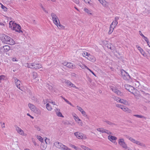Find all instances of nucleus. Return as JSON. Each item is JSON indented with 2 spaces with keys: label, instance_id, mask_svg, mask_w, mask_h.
<instances>
[{
  "label": "nucleus",
  "instance_id": "20",
  "mask_svg": "<svg viewBox=\"0 0 150 150\" xmlns=\"http://www.w3.org/2000/svg\"><path fill=\"white\" fill-rule=\"evenodd\" d=\"M98 1L103 6L106 7L107 6V2L105 0H98Z\"/></svg>",
  "mask_w": 150,
  "mask_h": 150
},
{
  "label": "nucleus",
  "instance_id": "7",
  "mask_svg": "<svg viewBox=\"0 0 150 150\" xmlns=\"http://www.w3.org/2000/svg\"><path fill=\"white\" fill-rule=\"evenodd\" d=\"M15 81V83L17 87L22 91H23V87L21 86V81L18 80L17 78L15 77L14 78Z\"/></svg>",
  "mask_w": 150,
  "mask_h": 150
},
{
  "label": "nucleus",
  "instance_id": "18",
  "mask_svg": "<svg viewBox=\"0 0 150 150\" xmlns=\"http://www.w3.org/2000/svg\"><path fill=\"white\" fill-rule=\"evenodd\" d=\"M47 147V144L44 142H42L40 145V148L42 150H45Z\"/></svg>",
  "mask_w": 150,
  "mask_h": 150
},
{
  "label": "nucleus",
  "instance_id": "28",
  "mask_svg": "<svg viewBox=\"0 0 150 150\" xmlns=\"http://www.w3.org/2000/svg\"><path fill=\"white\" fill-rule=\"evenodd\" d=\"M84 10L88 14H90L91 15L92 14V13H91V11L86 8H84Z\"/></svg>",
  "mask_w": 150,
  "mask_h": 150
},
{
  "label": "nucleus",
  "instance_id": "29",
  "mask_svg": "<svg viewBox=\"0 0 150 150\" xmlns=\"http://www.w3.org/2000/svg\"><path fill=\"white\" fill-rule=\"evenodd\" d=\"M31 64H28L27 63H25L24 64V65L25 67H26L28 68H31Z\"/></svg>",
  "mask_w": 150,
  "mask_h": 150
},
{
  "label": "nucleus",
  "instance_id": "11",
  "mask_svg": "<svg viewBox=\"0 0 150 150\" xmlns=\"http://www.w3.org/2000/svg\"><path fill=\"white\" fill-rule=\"evenodd\" d=\"M41 67L42 66L40 64H36L35 63H33L31 64V69H33L35 70H37Z\"/></svg>",
  "mask_w": 150,
  "mask_h": 150
},
{
  "label": "nucleus",
  "instance_id": "35",
  "mask_svg": "<svg viewBox=\"0 0 150 150\" xmlns=\"http://www.w3.org/2000/svg\"><path fill=\"white\" fill-rule=\"evenodd\" d=\"M38 139L41 142H43V139L42 137L40 136H37Z\"/></svg>",
  "mask_w": 150,
  "mask_h": 150
},
{
  "label": "nucleus",
  "instance_id": "1",
  "mask_svg": "<svg viewBox=\"0 0 150 150\" xmlns=\"http://www.w3.org/2000/svg\"><path fill=\"white\" fill-rule=\"evenodd\" d=\"M0 36L1 40L3 42L11 45H13L15 44V41L9 36L4 34H1Z\"/></svg>",
  "mask_w": 150,
  "mask_h": 150
},
{
  "label": "nucleus",
  "instance_id": "6",
  "mask_svg": "<svg viewBox=\"0 0 150 150\" xmlns=\"http://www.w3.org/2000/svg\"><path fill=\"white\" fill-rule=\"evenodd\" d=\"M116 106L121 109L123 111L125 112H127L129 113H131L132 111L126 106L122 105H121L120 104H117L116 105Z\"/></svg>",
  "mask_w": 150,
  "mask_h": 150
},
{
  "label": "nucleus",
  "instance_id": "5",
  "mask_svg": "<svg viewBox=\"0 0 150 150\" xmlns=\"http://www.w3.org/2000/svg\"><path fill=\"white\" fill-rule=\"evenodd\" d=\"M30 109L37 114H39L40 112L39 109L32 104H28V105Z\"/></svg>",
  "mask_w": 150,
  "mask_h": 150
},
{
  "label": "nucleus",
  "instance_id": "58",
  "mask_svg": "<svg viewBox=\"0 0 150 150\" xmlns=\"http://www.w3.org/2000/svg\"><path fill=\"white\" fill-rule=\"evenodd\" d=\"M105 129L101 128V131H100V132H101L103 133H104L105 132Z\"/></svg>",
  "mask_w": 150,
  "mask_h": 150
},
{
  "label": "nucleus",
  "instance_id": "9",
  "mask_svg": "<svg viewBox=\"0 0 150 150\" xmlns=\"http://www.w3.org/2000/svg\"><path fill=\"white\" fill-rule=\"evenodd\" d=\"M74 134L79 139H85L86 138V136L81 133L76 132L74 133Z\"/></svg>",
  "mask_w": 150,
  "mask_h": 150
},
{
  "label": "nucleus",
  "instance_id": "53",
  "mask_svg": "<svg viewBox=\"0 0 150 150\" xmlns=\"http://www.w3.org/2000/svg\"><path fill=\"white\" fill-rule=\"evenodd\" d=\"M142 92H143V93L144 94V96H150L149 94L148 93H145L143 91H142Z\"/></svg>",
  "mask_w": 150,
  "mask_h": 150
},
{
  "label": "nucleus",
  "instance_id": "41",
  "mask_svg": "<svg viewBox=\"0 0 150 150\" xmlns=\"http://www.w3.org/2000/svg\"><path fill=\"white\" fill-rule=\"evenodd\" d=\"M54 23V24L57 26V27H58V25L59 24L58 23V20H55L54 21H53Z\"/></svg>",
  "mask_w": 150,
  "mask_h": 150
},
{
  "label": "nucleus",
  "instance_id": "21",
  "mask_svg": "<svg viewBox=\"0 0 150 150\" xmlns=\"http://www.w3.org/2000/svg\"><path fill=\"white\" fill-rule=\"evenodd\" d=\"M74 65H73V64L71 62H67V67L68 68L73 69L74 68Z\"/></svg>",
  "mask_w": 150,
  "mask_h": 150
},
{
  "label": "nucleus",
  "instance_id": "48",
  "mask_svg": "<svg viewBox=\"0 0 150 150\" xmlns=\"http://www.w3.org/2000/svg\"><path fill=\"white\" fill-rule=\"evenodd\" d=\"M40 6L45 12L47 13H48V11L43 7L42 4H41Z\"/></svg>",
  "mask_w": 150,
  "mask_h": 150
},
{
  "label": "nucleus",
  "instance_id": "63",
  "mask_svg": "<svg viewBox=\"0 0 150 150\" xmlns=\"http://www.w3.org/2000/svg\"><path fill=\"white\" fill-rule=\"evenodd\" d=\"M27 115L28 116H30L31 118H32L33 119H34V117L33 116H31V115H30V114L29 113H27Z\"/></svg>",
  "mask_w": 150,
  "mask_h": 150
},
{
  "label": "nucleus",
  "instance_id": "45",
  "mask_svg": "<svg viewBox=\"0 0 150 150\" xmlns=\"http://www.w3.org/2000/svg\"><path fill=\"white\" fill-rule=\"evenodd\" d=\"M4 78V76L3 75H1L0 76V82H1L2 80H3Z\"/></svg>",
  "mask_w": 150,
  "mask_h": 150
},
{
  "label": "nucleus",
  "instance_id": "3",
  "mask_svg": "<svg viewBox=\"0 0 150 150\" xmlns=\"http://www.w3.org/2000/svg\"><path fill=\"white\" fill-rule=\"evenodd\" d=\"M12 21H11L9 23V26H11V23L13 24V28L12 29L13 30H15L16 31L19 33L22 32V31L21 30V27L20 25L15 23H14Z\"/></svg>",
  "mask_w": 150,
  "mask_h": 150
},
{
  "label": "nucleus",
  "instance_id": "64",
  "mask_svg": "<svg viewBox=\"0 0 150 150\" xmlns=\"http://www.w3.org/2000/svg\"><path fill=\"white\" fill-rule=\"evenodd\" d=\"M63 64L64 66L67 67V63L66 62H64L63 63Z\"/></svg>",
  "mask_w": 150,
  "mask_h": 150
},
{
  "label": "nucleus",
  "instance_id": "55",
  "mask_svg": "<svg viewBox=\"0 0 150 150\" xmlns=\"http://www.w3.org/2000/svg\"><path fill=\"white\" fill-rule=\"evenodd\" d=\"M48 141H49V139H47V138H46V139H45V142H45V143H46V144H47Z\"/></svg>",
  "mask_w": 150,
  "mask_h": 150
},
{
  "label": "nucleus",
  "instance_id": "61",
  "mask_svg": "<svg viewBox=\"0 0 150 150\" xmlns=\"http://www.w3.org/2000/svg\"><path fill=\"white\" fill-rule=\"evenodd\" d=\"M83 0L86 3H87L88 4L89 3L90 1V0Z\"/></svg>",
  "mask_w": 150,
  "mask_h": 150
},
{
  "label": "nucleus",
  "instance_id": "17",
  "mask_svg": "<svg viewBox=\"0 0 150 150\" xmlns=\"http://www.w3.org/2000/svg\"><path fill=\"white\" fill-rule=\"evenodd\" d=\"M15 127L16 128V129L18 132L21 135H23L24 134V132L23 130L17 125H15Z\"/></svg>",
  "mask_w": 150,
  "mask_h": 150
},
{
  "label": "nucleus",
  "instance_id": "40",
  "mask_svg": "<svg viewBox=\"0 0 150 150\" xmlns=\"http://www.w3.org/2000/svg\"><path fill=\"white\" fill-rule=\"evenodd\" d=\"M65 83L67 84V86H70L71 85V82L69 80H66L65 81Z\"/></svg>",
  "mask_w": 150,
  "mask_h": 150
},
{
  "label": "nucleus",
  "instance_id": "26",
  "mask_svg": "<svg viewBox=\"0 0 150 150\" xmlns=\"http://www.w3.org/2000/svg\"><path fill=\"white\" fill-rule=\"evenodd\" d=\"M70 146L72 148L75 149L76 150H82V149L80 148L76 147L74 145L71 144H70Z\"/></svg>",
  "mask_w": 150,
  "mask_h": 150
},
{
  "label": "nucleus",
  "instance_id": "2",
  "mask_svg": "<svg viewBox=\"0 0 150 150\" xmlns=\"http://www.w3.org/2000/svg\"><path fill=\"white\" fill-rule=\"evenodd\" d=\"M54 144L56 147L62 150H72L62 143L57 142H55Z\"/></svg>",
  "mask_w": 150,
  "mask_h": 150
},
{
  "label": "nucleus",
  "instance_id": "43",
  "mask_svg": "<svg viewBox=\"0 0 150 150\" xmlns=\"http://www.w3.org/2000/svg\"><path fill=\"white\" fill-rule=\"evenodd\" d=\"M62 122L64 125H69L70 124L69 122L67 121H63Z\"/></svg>",
  "mask_w": 150,
  "mask_h": 150
},
{
  "label": "nucleus",
  "instance_id": "24",
  "mask_svg": "<svg viewBox=\"0 0 150 150\" xmlns=\"http://www.w3.org/2000/svg\"><path fill=\"white\" fill-rule=\"evenodd\" d=\"M114 28L112 27V25H110L109 28V30L108 32L109 34H110L112 33L113 30Z\"/></svg>",
  "mask_w": 150,
  "mask_h": 150
},
{
  "label": "nucleus",
  "instance_id": "57",
  "mask_svg": "<svg viewBox=\"0 0 150 150\" xmlns=\"http://www.w3.org/2000/svg\"><path fill=\"white\" fill-rule=\"evenodd\" d=\"M6 1V0H5ZM11 2V0H7L6 2L7 4H10Z\"/></svg>",
  "mask_w": 150,
  "mask_h": 150
},
{
  "label": "nucleus",
  "instance_id": "15",
  "mask_svg": "<svg viewBox=\"0 0 150 150\" xmlns=\"http://www.w3.org/2000/svg\"><path fill=\"white\" fill-rule=\"evenodd\" d=\"M108 139L112 142H113L114 143H116L115 144H117L116 142H115V140L117 139V138L115 137L112 135H109L108 137Z\"/></svg>",
  "mask_w": 150,
  "mask_h": 150
},
{
  "label": "nucleus",
  "instance_id": "37",
  "mask_svg": "<svg viewBox=\"0 0 150 150\" xmlns=\"http://www.w3.org/2000/svg\"><path fill=\"white\" fill-rule=\"evenodd\" d=\"M45 103H54L50 99H47L46 100Z\"/></svg>",
  "mask_w": 150,
  "mask_h": 150
},
{
  "label": "nucleus",
  "instance_id": "47",
  "mask_svg": "<svg viewBox=\"0 0 150 150\" xmlns=\"http://www.w3.org/2000/svg\"><path fill=\"white\" fill-rule=\"evenodd\" d=\"M81 113L83 115L87 117V115L86 114V112H85V111H84L83 110L82 111H81Z\"/></svg>",
  "mask_w": 150,
  "mask_h": 150
},
{
  "label": "nucleus",
  "instance_id": "30",
  "mask_svg": "<svg viewBox=\"0 0 150 150\" xmlns=\"http://www.w3.org/2000/svg\"><path fill=\"white\" fill-rule=\"evenodd\" d=\"M88 54H89V53L86 52H83V53L82 54V55L83 57H88Z\"/></svg>",
  "mask_w": 150,
  "mask_h": 150
},
{
  "label": "nucleus",
  "instance_id": "56",
  "mask_svg": "<svg viewBox=\"0 0 150 150\" xmlns=\"http://www.w3.org/2000/svg\"><path fill=\"white\" fill-rule=\"evenodd\" d=\"M129 140L132 142L134 143L135 140L131 137V138H129Z\"/></svg>",
  "mask_w": 150,
  "mask_h": 150
},
{
  "label": "nucleus",
  "instance_id": "31",
  "mask_svg": "<svg viewBox=\"0 0 150 150\" xmlns=\"http://www.w3.org/2000/svg\"><path fill=\"white\" fill-rule=\"evenodd\" d=\"M1 8L2 9H4V11L5 12H7V8L5 6H4L2 4H1Z\"/></svg>",
  "mask_w": 150,
  "mask_h": 150
},
{
  "label": "nucleus",
  "instance_id": "49",
  "mask_svg": "<svg viewBox=\"0 0 150 150\" xmlns=\"http://www.w3.org/2000/svg\"><path fill=\"white\" fill-rule=\"evenodd\" d=\"M143 37L144 38V39L146 41V42H147V43H149V41L148 40V39L147 38V37H146L145 36H144Z\"/></svg>",
  "mask_w": 150,
  "mask_h": 150
},
{
  "label": "nucleus",
  "instance_id": "25",
  "mask_svg": "<svg viewBox=\"0 0 150 150\" xmlns=\"http://www.w3.org/2000/svg\"><path fill=\"white\" fill-rule=\"evenodd\" d=\"M32 74L33 77V78L34 79L36 78L38 76V74L35 72H33L32 73Z\"/></svg>",
  "mask_w": 150,
  "mask_h": 150
},
{
  "label": "nucleus",
  "instance_id": "51",
  "mask_svg": "<svg viewBox=\"0 0 150 150\" xmlns=\"http://www.w3.org/2000/svg\"><path fill=\"white\" fill-rule=\"evenodd\" d=\"M77 108L78 110H79L81 112L83 110L82 108H81L80 107L78 106H77Z\"/></svg>",
  "mask_w": 150,
  "mask_h": 150
},
{
  "label": "nucleus",
  "instance_id": "22",
  "mask_svg": "<svg viewBox=\"0 0 150 150\" xmlns=\"http://www.w3.org/2000/svg\"><path fill=\"white\" fill-rule=\"evenodd\" d=\"M104 121L107 124L112 126L116 125V124L112 122L109 121L107 120H104Z\"/></svg>",
  "mask_w": 150,
  "mask_h": 150
},
{
  "label": "nucleus",
  "instance_id": "52",
  "mask_svg": "<svg viewBox=\"0 0 150 150\" xmlns=\"http://www.w3.org/2000/svg\"><path fill=\"white\" fill-rule=\"evenodd\" d=\"M73 1L77 4H79V0H73Z\"/></svg>",
  "mask_w": 150,
  "mask_h": 150
},
{
  "label": "nucleus",
  "instance_id": "4",
  "mask_svg": "<svg viewBox=\"0 0 150 150\" xmlns=\"http://www.w3.org/2000/svg\"><path fill=\"white\" fill-rule=\"evenodd\" d=\"M121 73L122 75V77L123 79L125 80H129L131 78L129 74L123 70L121 71Z\"/></svg>",
  "mask_w": 150,
  "mask_h": 150
},
{
  "label": "nucleus",
  "instance_id": "36",
  "mask_svg": "<svg viewBox=\"0 0 150 150\" xmlns=\"http://www.w3.org/2000/svg\"><path fill=\"white\" fill-rule=\"evenodd\" d=\"M134 116L136 117H137L140 118H145V117L141 115H134Z\"/></svg>",
  "mask_w": 150,
  "mask_h": 150
},
{
  "label": "nucleus",
  "instance_id": "32",
  "mask_svg": "<svg viewBox=\"0 0 150 150\" xmlns=\"http://www.w3.org/2000/svg\"><path fill=\"white\" fill-rule=\"evenodd\" d=\"M117 21H113L110 25H113V26H114V27H115L117 25Z\"/></svg>",
  "mask_w": 150,
  "mask_h": 150
},
{
  "label": "nucleus",
  "instance_id": "16",
  "mask_svg": "<svg viewBox=\"0 0 150 150\" xmlns=\"http://www.w3.org/2000/svg\"><path fill=\"white\" fill-rule=\"evenodd\" d=\"M86 58L90 61L94 62L96 61V58L93 56L91 55L90 54H88V57H86Z\"/></svg>",
  "mask_w": 150,
  "mask_h": 150
},
{
  "label": "nucleus",
  "instance_id": "33",
  "mask_svg": "<svg viewBox=\"0 0 150 150\" xmlns=\"http://www.w3.org/2000/svg\"><path fill=\"white\" fill-rule=\"evenodd\" d=\"M74 119L75 120V121L76 122H78V123H79V121H81V120L77 116L76 117V116H74Z\"/></svg>",
  "mask_w": 150,
  "mask_h": 150
},
{
  "label": "nucleus",
  "instance_id": "23",
  "mask_svg": "<svg viewBox=\"0 0 150 150\" xmlns=\"http://www.w3.org/2000/svg\"><path fill=\"white\" fill-rule=\"evenodd\" d=\"M46 107L48 110L50 111L52 109V107L49 104H46Z\"/></svg>",
  "mask_w": 150,
  "mask_h": 150
},
{
  "label": "nucleus",
  "instance_id": "27",
  "mask_svg": "<svg viewBox=\"0 0 150 150\" xmlns=\"http://www.w3.org/2000/svg\"><path fill=\"white\" fill-rule=\"evenodd\" d=\"M51 16L52 17V20L54 19H55L56 18H57V17L56 15L54 13H51Z\"/></svg>",
  "mask_w": 150,
  "mask_h": 150
},
{
  "label": "nucleus",
  "instance_id": "38",
  "mask_svg": "<svg viewBox=\"0 0 150 150\" xmlns=\"http://www.w3.org/2000/svg\"><path fill=\"white\" fill-rule=\"evenodd\" d=\"M80 67H81L82 69H84L85 68L88 69V68L87 66H86L85 65L83 64H81V65H80Z\"/></svg>",
  "mask_w": 150,
  "mask_h": 150
},
{
  "label": "nucleus",
  "instance_id": "12",
  "mask_svg": "<svg viewBox=\"0 0 150 150\" xmlns=\"http://www.w3.org/2000/svg\"><path fill=\"white\" fill-rule=\"evenodd\" d=\"M111 89L113 92L118 95L122 96L123 95V93L118 90L116 88L114 87H112L111 88Z\"/></svg>",
  "mask_w": 150,
  "mask_h": 150
},
{
  "label": "nucleus",
  "instance_id": "34",
  "mask_svg": "<svg viewBox=\"0 0 150 150\" xmlns=\"http://www.w3.org/2000/svg\"><path fill=\"white\" fill-rule=\"evenodd\" d=\"M59 24L58 25V27H57L59 29H64V27L62 25H61L60 23V22L59 23Z\"/></svg>",
  "mask_w": 150,
  "mask_h": 150
},
{
  "label": "nucleus",
  "instance_id": "50",
  "mask_svg": "<svg viewBox=\"0 0 150 150\" xmlns=\"http://www.w3.org/2000/svg\"><path fill=\"white\" fill-rule=\"evenodd\" d=\"M70 86L71 87L75 88H76V89L78 88L77 87H76V86H75V85L74 84L72 83H71V85H70Z\"/></svg>",
  "mask_w": 150,
  "mask_h": 150
},
{
  "label": "nucleus",
  "instance_id": "8",
  "mask_svg": "<svg viewBox=\"0 0 150 150\" xmlns=\"http://www.w3.org/2000/svg\"><path fill=\"white\" fill-rule=\"evenodd\" d=\"M118 144L123 148L126 149L128 148L127 145L124 142V140L123 139H120L118 140Z\"/></svg>",
  "mask_w": 150,
  "mask_h": 150
},
{
  "label": "nucleus",
  "instance_id": "39",
  "mask_svg": "<svg viewBox=\"0 0 150 150\" xmlns=\"http://www.w3.org/2000/svg\"><path fill=\"white\" fill-rule=\"evenodd\" d=\"M108 48L110 49L111 50H113V47L112 45H108L107 46Z\"/></svg>",
  "mask_w": 150,
  "mask_h": 150
},
{
  "label": "nucleus",
  "instance_id": "44",
  "mask_svg": "<svg viewBox=\"0 0 150 150\" xmlns=\"http://www.w3.org/2000/svg\"><path fill=\"white\" fill-rule=\"evenodd\" d=\"M138 145H140L141 146H143V147H146V145L144 144L143 143H141L140 142H139V143H138Z\"/></svg>",
  "mask_w": 150,
  "mask_h": 150
},
{
  "label": "nucleus",
  "instance_id": "54",
  "mask_svg": "<svg viewBox=\"0 0 150 150\" xmlns=\"http://www.w3.org/2000/svg\"><path fill=\"white\" fill-rule=\"evenodd\" d=\"M87 69L90 72H91L94 76H96V74H95V73L90 69L88 68Z\"/></svg>",
  "mask_w": 150,
  "mask_h": 150
},
{
  "label": "nucleus",
  "instance_id": "46",
  "mask_svg": "<svg viewBox=\"0 0 150 150\" xmlns=\"http://www.w3.org/2000/svg\"><path fill=\"white\" fill-rule=\"evenodd\" d=\"M105 133H106L108 134H112V133L108 130L105 129Z\"/></svg>",
  "mask_w": 150,
  "mask_h": 150
},
{
  "label": "nucleus",
  "instance_id": "19",
  "mask_svg": "<svg viewBox=\"0 0 150 150\" xmlns=\"http://www.w3.org/2000/svg\"><path fill=\"white\" fill-rule=\"evenodd\" d=\"M55 111L56 112V113L57 115L59 117H63V116L62 114V113L60 112V110L59 109H56Z\"/></svg>",
  "mask_w": 150,
  "mask_h": 150
},
{
  "label": "nucleus",
  "instance_id": "59",
  "mask_svg": "<svg viewBox=\"0 0 150 150\" xmlns=\"http://www.w3.org/2000/svg\"><path fill=\"white\" fill-rule=\"evenodd\" d=\"M35 127L38 130V131H40V127L37 126H35Z\"/></svg>",
  "mask_w": 150,
  "mask_h": 150
},
{
  "label": "nucleus",
  "instance_id": "62",
  "mask_svg": "<svg viewBox=\"0 0 150 150\" xmlns=\"http://www.w3.org/2000/svg\"><path fill=\"white\" fill-rule=\"evenodd\" d=\"M119 17H116L115 18V21H117V20L119 19Z\"/></svg>",
  "mask_w": 150,
  "mask_h": 150
},
{
  "label": "nucleus",
  "instance_id": "42",
  "mask_svg": "<svg viewBox=\"0 0 150 150\" xmlns=\"http://www.w3.org/2000/svg\"><path fill=\"white\" fill-rule=\"evenodd\" d=\"M81 147L85 150H88V149H89L88 147L86 146H85L83 145L81 146Z\"/></svg>",
  "mask_w": 150,
  "mask_h": 150
},
{
  "label": "nucleus",
  "instance_id": "13",
  "mask_svg": "<svg viewBox=\"0 0 150 150\" xmlns=\"http://www.w3.org/2000/svg\"><path fill=\"white\" fill-rule=\"evenodd\" d=\"M10 50V47L8 45H5L1 48V52H8Z\"/></svg>",
  "mask_w": 150,
  "mask_h": 150
},
{
  "label": "nucleus",
  "instance_id": "10",
  "mask_svg": "<svg viewBox=\"0 0 150 150\" xmlns=\"http://www.w3.org/2000/svg\"><path fill=\"white\" fill-rule=\"evenodd\" d=\"M125 87L126 89L133 93H134L133 91L136 90L133 87L128 84L125 85Z\"/></svg>",
  "mask_w": 150,
  "mask_h": 150
},
{
  "label": "nucleus",
  "instance_id": "60",
  "mask_svg": "<svg viewBox=\"0 0 150 150\" xmlns=\"http://www.w3.org/2000/svg\"><path fill=\"white\" fill-rule=\"evenodd\" d=\"M139 34L141 36H142V37L144 36V35L142 34L141 31L140 30L139 31Z\"/></svg>",
  "mask_w": 150,
  "mask_h": 150
},
{
  "label": "nucleus",
  "instance_id": "14",
  "mask_svg": "<svg viewBox=\"0 0 150 150\" xmlns=\"http://www.w3.org/2000/svg\"><path fill=\"white\" fill-rule=\"evenodd\" d=\"M114 99V100L117 101V102L120 103H127V100H124L123 99H121L117 97H115Z\"/></svg>",
  "mask_w": 150,
  "mask_h": 150
}]
</instances>
